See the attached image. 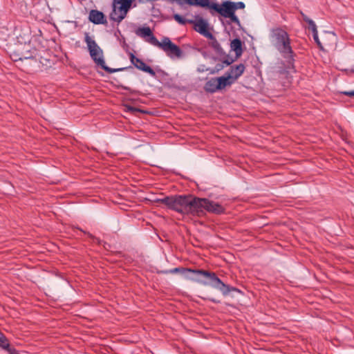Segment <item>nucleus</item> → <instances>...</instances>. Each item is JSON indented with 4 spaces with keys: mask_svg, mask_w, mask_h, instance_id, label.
Instances as JSON below:
<instances>
[{
    "mask_svg": "<svg viewBox=\"0 0 354 354\" xmlns=\"http://www.w3.org/2000/svg\"><path fill=\"white\" fill-rule=\"evenodd\" d=\"M160 202L180 214L192 216H202L205 210L215 214L224 211V208L216 202L192 195L167 196L160 199Z\"/></svg>",
    "mask_w": 354,
    "mask_h": 354,
    "instance_id": "f257e3e1",
    "label": "nucleus"
},
{
    "mask_svg": "<svg viewBox=\"0 0 354 354\" xmlns=\"http://www.w3.org/2000/svg\"><path fill=\"white\" fill-rule=\"evenodd\" d=\"M182 274L187 280L196 281L203 286H211L214 288L220 290L224 295H227L232 290H236L223 283L214 272L203 270L183 268L182 269Z\"/></svg>",
    "mask_w": 354,
    "mask_h": 354,
    "instance_id": "f03ea898",
    "label": "nucleus"
},
{
    "mask_svg": "<svg viewBox=\"0 0 354 354\" xmlns=\"http://www.w3.org/2000/svg\"><path fill=\"white\" fill-rule=\"evenodd\" d=\"M214 11L218 12L225 18H229L231 22H233L238 26L241 25L239 18L235 15V11L238 9H243L245 8L244 3L224 1L221 5H215L214 7Z\"/></svg>",
    "mask_w": 354,
    "mask_h": 354,
    "instance_id": "7ed1b4c3",
    "label": "nucleus"
},
{
    "mask_svg": "<svg viewBox=\"0 0 354 354\" xmlns=\"http://www.w3.org/2000/svg\"><path fill=\"white\" fill-rule=\"evenodd\" d=\"M84 41L87 45L89 54L94 62L101 66L106 71L113 72L109 67L106 66L104 59L103 50L98 46L94 39L89 35L88 32L84 34Z\"/></svg>",
    "mask_w": 354,
    "mask_h": 354,
    "instance_id": "20e7f679",
    "label": "nucleus"
},
{
    "mask_svg": "<svg viewBox=\"0 0 354 354\" xmlns=\"http://www.w3.org/2000/svg\"><path fill=\"white\" fill-rule=\"evenodd\" d=\"M272 41L284 57H292V50L290 45V39L285 30L282 29L274 30L272 34Z\"/></svg>",
    "mask_w": 354,
    "mask_h": 354,
    "instance_id": "39448f33",
    "label": "nucleus"
},
{
    "mask_svg": "<svg viewBox=\"0 0 354 354\" xmlns=\"http://www.w3.org/2000/svg\"><path fill=\"white\" fill-rule=\"evenodd\" d=\"M151 40L152 45L161 48L171 58L181 57L182 50L178 46L172 43L169 37H164L162 41H159L156 38H151Z\"/></svg>",
    "mask_w": 354,
    "mask_h": 354,
    "instance_id": "423d86ee",
    "label": "nucleus"
},
{
    "mask_svg": "<svg viewBox=\"0 0 354 354\" xmlns=\"http://www.w3.org/2000/svg\"><path fill=\"white\" fill-rule=\"evenodd\" d=\"M193 23L196 31L208 39H214L213 35L208 30V24L205 20L199 19Z\"/></svg>",
    "mask_w": 354,
    "mask_h": 354,
    "instance_id": "0eeeda50",
    "label": "nucleus"
},
{
    "mask_svg": "<svg viewBox=\"0 0 354 354\" xmlns=\"http://www.w3.org/2000/svg\"><path fill=\"white\" fill-rule=\"evenodd\" d=\"M131 63L138 69L149 73L151 76H155V71L149 66L146 65L143 61L140 59L139 58L134 56L133 54H131Z\"/></svg>",
    "mask_w": 354,
    "mask_h": 354,
    "instance_id": "6e6552de",
    "label": "nucleus"
},
{
    "mask_svg": "<svg viewBox=\"0 0 354 354\" xmlns=\"http://www.w3.org/2000/svg\"><path fill=\"white\" fill-rule=\"evenodd\" d=\"M88 19L95 24H105L107 23L104 15L97 10L90 11Z\"/></svg>",
    "mask_w": 354,
    "mask_h": 354,
    "instance_id": "1a4fd4ad",
    "label": "nucleus"
},
{
    "mask_svg": "<svg viewBox=\"0 0 354 354\" xmlns=\"http://www.w3.org/2000/svg\"><path fill=\"white\" fill-rule=\"evenodd\" d=\"M245 66L242 64L232 66L230 70L226 73V74L231 77V79L235 82L244 72Z\"/></svg>",
    "mask_w": 354,
    "mask_h": 354,
    "instance_id": "9d476101",
    "label": "nucleus"
},
{
    "mask_svg": "<svg viewBox=\"0 0 354 354\" xmlns=\"http://www.w3.org/2000/svg\"><path fill=\"white\" fill-rule=\"evenodd\" d=\"M136 35L143 38L148 37L149 39H147V41L149 42L151 44H152L151 38H156L153 36L151 30L150 29L149 27H143L138 28L136 30Z\"/></svg>",
    "mask_w": 354,
    "mask_h": 354,
    "instance_id": "9b49d317",
    "label": "nucleus"
},
{
    "mask_svg": "<svg viewBox=\"0 0 354 354\" xmlns=\"http://www.w3.org/2000/svg\"><path fill=\"white\" fill-rule=\"evenodd\" d=\"M231 50L234 51L236 57L241 56L243 53V45L240 39H234L230 43Z\"/></svg>",
    "mask_w": 354,
    "mask_h": 354,
    "instance_id": "f8f14e48",
    "label": "nucleus"
},
{
    "mask_svg": "<svg viewBox=\"0 0 354 354\" xmlns=\"http://www.w3.org/2000/svg\"><path fill=\"white\" fill-rule=\"evenodd\" d=\"M191 6H196L202 8H207L209 10H214L213 8L215 5H218L216 3L212 2L210 0H191Z\"/></svg>",
    "mask_w": 354,
    "mask_h": 354,
    "instance_id": "ddd939ff",
    "label": "nucleus"
},
{
    "mask_svg": "<svg viewBox=\"0 0 354 354\" xmlns=\"http://www.w3.org/2000/svg\"><path fill=\"white\" fill-rule=\"evenodd\" d=\"M217 88H218L219 90L223 89L234 82L226 73L224 76L217 77Z\"/></svg>",
    "mask_w": 354,
    "mask_h": 354,
    "instance_id": "4468645a",
    "label": "nucleus"
},
{
    "mask_svg": "<svg viewBox=\"0 0 354 354\" xmlns=\"http://www.w3.org/2000/svg\"><path fill=\"white\" fill-rule=\"evenodd\" d=\"M24 51L21 52V56L19 57V59L21 60L23 59H30L34 57L36 54V50L34 48H31L30 44H25L24 46Z\"/></svg>",
    "mask_w": 354,
    "mask_h": 354,
    "instance_id": "2eb2a0df",
    "label": "nucleus"
},
{
    "mask_svg": "<svg viewBox=\"0 0 354 354\" xmlns=\"http://www.w3.org/2000/svg\"><path fill=\"white\" fill-rule=\"evenodd\" d=\"M217 78H213L205 84V88L207 91L214 93L219 90V88H217Z\"/></svg>",
    "mask_w": 354,
    "mask_h": 354,
    "instance_id": "dca6fc26",
    "label": "nucleus"
},
{
    "mask_svg": "<svg viewBox=\"0 0 354 354\" xmlns=\"http://www.w3.org/2000/svg\"><path fill=\"white\" fill-rule=\"evenodd\" d=\"M174 18L178 24L182 25L185 24L187 21L193 23V21H187L178 14H175Z\"/></svg>",
    "mask_w": 354,
    "mask_h": 354,
    "instance_id": "f3484780",
    "label": "nucleus"
},
{
    "mask_svg": "<svg viewBox=\"0 0 354 354\" xmlns=\"http://www.w3.org/2000/svg\"><path fill=\"white\" fill-rule=\"evenodd\" d=\"M230 64H231V62H228L227 60H225L220 64H217L215 66V70L216 71H219L222 70L223 68H224L225 66L230 65Z\"/></svg>",
    "mask_w": 354,
    "mask_h": 354,
    "instance_id": "a211bd4d",
    "label": "nucleus"
},
{
    "mask_svg": "<svg viewBox=\"0 0 354 354\" xmlns=\"http://www.w3.org/2000/svg\"><path fill=\"white\" fill-rule=\"evenodd\" d=\"M9 344L8 342L7 339L6 337L0 332V346L2 348H7L8 347Z\"/></svg>",
    "mask_w": 354,
    "mask_h": 354,
    "instance_id": "6ab92c4d",
    "label": "nucleus"
},
{
    "mask_svg": "<svg viewBox=\"0 0 354 354\" xmlns=\"http://www.w3.org/2000/svg\"><path fill=\"white\" fill-rule=\"evenodd\" d=\"M9 344L8 342L7 339L6 337L0 332V346L2 348H7L8 347Z\"/></svg>",
    "mask_w": 354,
    "mask_h": 354,
    "instance_id": "aec40b11",
    "label": "nucleus"
},
{
    "mask_svg": "<svg viewBox=\"0 0 354 354\" xmlns=\"http://www.w3.org/2000/svg\"><path fill=\"white\" fill-rule=\"evenodd\" d=\"M305 20L309 24V28L311 29L312 32H316V30H317V26H316L315 22L312 19H307Z\"/></svg>",
    "mask_w": 354,
    "mask_h": 354,
    "instance_id": "412c9836",
    "label": "nucleus"
},
{
    "mask_svg": "<svg viewBox=\"0 0 354 354\" xmlns=\"http://www.w3.org/2000/svg\"><path fill=\"white\" fill-rule=\"evenodd\" d=\"M305 20L309 24V28L311 29L312 32H316V30H317V26H316L315 22L312 19H307Z\"/></svg>",
    "mask_w": 354,
    "mask_h": 354,
    "instance_id": "4be33fe9",
    "label": "nucleus"
},
{
    "mask_svg": "<svg viewBox=\"0 0 354 354\" xmlns=\"http://www.w3.org/2000/svg\"><path fill=\"white\" fill-rule=\"evenodd\" d=\"M313 38H314V40L315 41V42L317 44V45L321 48H322V44L319 39V37H318V33H317V30H316V32H313Z\"/></svg>",
    "mask_w": 354,
    "mask_h": 354,
    "instance_id": "5701e85b",
    "label": "nucleus"
},
{
    "mask_svg": "<svg viewBox=\"0 0 354 354\" xmlns=\"http://www.w3.org/2000/svg\"><path fill=\"white\" fill-rule=\"evenodd\" d=\"M212 41V46L214 48H218V46H219V44L218 42L217 41V40L214 37V39H211Z\"/></svg>",
    "mask_w": 354,
    "mask_h": 354,
    "instance_id": "b1692460",
    "label": "nucleus"
},
{
    "mask_svg": "<svg viewBox=\"0 0 354 354\" xmlns=\"http://www.w3.org/2000/svg\"><path fill=\"white\" fill-rule=\"evenodd\" d=\"M341 93H342L344 95H348L349 97H354V91H343V92H341Z\"/></svg>",
    "mask_w": 354,
    "mask_h": 354,
    "instance_id": "393cba45",
    "label": "nucleus"
},
{
    "mask_svg": "<svg viewBox=\"0 0 354 354\" xmlns=\"http://www.w3.org/2000/svg\"><path fill=\"white\" fill-rule=\"evenodd\" d=\"M179 271H180V268H174V269H172V270H171L168 271L167 272H170V273H176V272H179Z\"/></svg>",
    "mask_w": 354,
    "mask_h": 354,
    "instance_id": "a878e982",
    "label": "nucleus"
},
{
    "mask_svg": "<svg viewBox=\"0 0 354 354\" xmlns=\"http://www.w3.org/2000/svg\"><path fill=\"white\" fill-rule=\"evenodd\" d=\"M10 354H19V353L15 350H10Z\"/></svg>",
    "mask_w": 354,
    "mask_h": 354,
    "instance_id": "bb28decb",
    "label": "nucleus"
}]
</instances>
